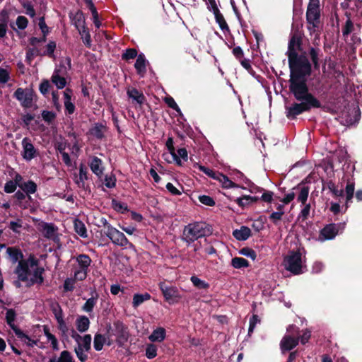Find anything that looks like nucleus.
<instances>
[{
  "label": "nucleus",
  "instance_id": "1",
  "mask_svg": "<svg viewBox=\"0 0 362 362\" xmlns=\"http://www.w3.org/2000/svg\"><path fill=\"white\" fill-rule=\"evenodd\" d=\"M289 91L298 102H293L291 105L285 106L286 116L289 119H294L298 115L310 112L312 108H320V101L309 91L308 87L289 86Z\"/></svg>",
  "mask_w": 362,
  "mask_h": 362
},
{
  "label": "nucleus",
  "instance_id": "2",
  "mask_svg": "<svg viewBox=\"0 0 362 362\" xmlns=\"http://www.w3.org/2000/svg\"><path fill=\"white\" fill-rule=\"evenodd\" d=\"M290 69L289 86L308 87L306 77L312 73V64L310 62L305 52H293L287 54Z\"/></svg>",
  "mask_w": 362,
  "mask_h": 362
},
{
  "label": "nucleus",
  "instance_id": "3",
  "mask_svg": "<svg viewBox=\"0 0 362 362\" xmlns=\"http://www.w3.org/2000/svg\"><path fill=\"white\" fill-rule=\"evenodd\" d=\"M6 252L11 257L13 263L18 262L14 271V273L18 276V279L23 282L28 281V276L31 275L30 268H33L39 264L40 260L33 254H30L27 259H23L22 251L17 247H8Z\"/></svg>",
  "mask_w": 362,
  "mask_h": 362
},
{
  "label": "nucleus",
  "instance_id": "4",
  "mask_svg": "<svg viewBox=\"0 0 362 362\" xmlns=\"http://www.w3.org/2000/svg\"><path fill=\"white\" fill-rule=\"evenodd\" d=\"M211 230L209 224L205 222H194L185 226L182 240L188 245L199 238L209 235Z\"/></svg>",
  "mask_w": 362,
  "mask_h": 362
},
{
  "label": "nucleus",
  "instance_id": "5",
  "mask_svg": "<svg viewBox=\"0 0 362 362\" xmlns=\"http://www.w3.org/2000/svg\"><path fill=\"white\" fill-rule=\"evenodd\" d=\"M320 0H310L306 11L307 28L310 34L321 30Z\"/></svg>",
  "mask_w": 362,
  "mask_h": 362
},
{
  "label": "nucleus",
  "instance_id": "6",
  "mask_svg": "<svg viewBox=\"0 0 362 362\" xmlns=\"http://www.w3.org/2000/svg\"><path fill=\"white\" fill-rule=\"evenodd\" d=\"M106 331L109 336L115 337L116 344L121 348L124 346L130 336L128 327L119 320L114 321L112 324H107Z\"/></svg>",
  "mask_w": 362,
  "mask_h": 362
},
{
  "label": "nucleus",
  "instance_id": "7",
  "mask_svg": "<svg viewBox=\"0 0 362 362\" xmlns=\"http://www.w3.org/2000/svg\"><path fill=\"white\" fill-rule=\"evenodd\" d=\"M194 167L198 168L199 170L203 172L209 177H211L216 180H218L222 185L223 188H233V187H240V186L238 184H235L234 182L230 180L226 175L223 173L215 171L212 169H210L207 167H205L202 165L199 164L198 163H195L194 164ZM243 189H245L244 187H241Z\"/></svg>",
  "mask_w": 362,
  "mask_h": 362
},
{
  "label": "nucleus",
  "instance_id": "8",
  "mask_svg": "<svg viewBox=\"0 0 362 362\" xmlns=\"http://www.w3.org/2000/svg\"><path fill=\"white\" fill-rule=\"evenodd\" d=\"M284 264L285 269L294 275L303 273L302 255L300 251L290 252L289 255L284 258Z\"/></svg>",
  "mask_w": 362,
  "mask_h": 362
},
{
  "label": "nucleus",
  "instance_id": "9",
  "mask_svg": "<svg viewBox=\"0 0 362 362\" xmlns=\"http://www.w3.org/2000/svg\"><path fill=\"white\" fill-rule=\"evenodd\" d=\"M158 286L162 292L165 300L170 305L177 303L182 298L177 287L169 286L165 282H160Z\"/></svg>",
  "mask_w": 362,
  "mask_h": 362
},
{
  "label": "nucleus",
  "instance_id": "10",
  "mask_svg": "<svg viewBox=\"0 0 362 362\" xmlns=\"http://www.w3.org/2000/svg\"><path fill=\"white\" fill-rule=\"evenodd\" d=\"M34 91L31 88H18L13 97L21 103V105L24 108H30L33 103Z\"/></svg>",
  "mask_w": 362,
  "mask_h": 362
},
{
  "label": "nucleus",
  "instance_id": "11",
  "mask_svg": "<svg viewBox=\"0 0 362 362\" xmlns=\"http://www.w3.org/2000/svg\"><path fill=\"white\" fill-rule=\"evenodd\" d=\"M344 223L325 225L320 231V239L322 240L334 239L339 231L344 230Z\"/></svg>",
  "mask_w": 362,
  "mask_h": 362
},
{
  "label": "nucleus",
  "instance_id": "12",
  "mask_svg": "<svg viewBox=\"0 0 362 362\" xmlns=\"http://www.w3.org/2000/svg\"><path fill=\"white\" fill-rule=\"evenodd\" d=\"M105 234L111 240L112 243L115 245L125 247L131 244L124 234L114 228L113 226H108V230L105 232Z\"/></svg>",
  "mask_w": 362,
  "mask_h": 362
},
{
  "label": "nucleus",
  "instance_id": "13",
  "mask_svg": "<svg viewBox=\"0 0 362 362\" xmlns=\"http://www.w3.org/2000/svg\"><path fill=\"white\" fill-rule=\"evenodd\" d=\"M303 35L296 30L291 32V37L288 41L287 54L293 52H302Z\"/></svg>",
  "mask_w": 362,
  "mask_h": 362
},
{
  "label": "nucleus",
  "instance_id": "14",
  "mask_svg": "<svg viewBox=\"0 0 362 362\" xmlns=\"http://www.w3.org/2000/svg\"><path fill=\"white\" fill-rule=\"evenodd\" d=\"M21 144L23 148L21 156L24 160L30 161L38 156V151L35 148L30 138H23Z\"/></svg>",
  "mask_w": 362,
  "mask_h": 362
},
{
  "label": "nucleus",
  "instance_id": "15",
  "mask_svg": "<svg viewBox=\"0 0 362 362\" xmlns=\"http://www.w3.org/2000/svg\"><path fill=\"white\" fill-rule=\"evenodd\" d=\"M300 341L298 337L285 334L280 341V349L282 354L290 351L298 346Z\"/></svg>",
  "mask_w": 362,
  "mask_h": 362
},
{
  "label": "nucleus",
  "instance_id": "16",
  "mask_svg": "<svg viewBox=\"0 0 362 362\" xmlns=\"http://www.w3.org/2000/svg\"><path fill=\"white\" fill-rule=\"evenodd\" d=\"M308 55L312 62L314 69L319 71L320 68V58L322 56L321 49L317 47H309L308 49Z\"/></svg>",
  "mask_w": 362,
  "mask_h": 362
},
{
  "label": "nucleus",
  "instance_id": "17",
  "mask_svg": "<svg viewBox=\"0 0 362 362\" xmlns=\"http://www.w3.org/2000/svg\"><path fill=\"white\" fill-rule=\"evenodd\" d=\"M33 276L28 279L29 284L28 286H32L34 284L42 285L44 283L43 274L45 269L42 267H39V264L35 266L33 268Z\"/></svg>",
  "mask_w": 362,
  "mask_h": 362
},
{
  "label": "nucleus",
  "instance_id": "18",
  "mask_svg": "<svg viewBox=\"0 0 362 362\" xmlns=\"http://www.w3.org/2000/svg\"><path fill=\"white\" fill-rule=\"evenodd\" d=\"M16 317V313L15 310L10 308L7 309L6 314V322L10 328L14 332L15 334H21V329L14 323Z\"/></svg>",
  "mask_w": 362,
  "mask_h": 362
},
{
  "label": "nucleus",
  "instance_id": "19",
  "mask_svg": "<svg viewBox=\"0 0 362 362\" xmlns=\"http://www.w3.org/2000/svg\"><path fill=\"white\" fill-rule=\"evenodd\" d=\"M148 61L146 59L144 54L140 53L137 56V59L134 64V68L136 70L137 74L141 76H144L146 73V64Z\"/></svg>",
  "mask_w": 362,
  "mask_h": 362
},
{
  "label": "nucleus",
  "instance_id": "20",
  "mask_svg": "<svg viewBox=\"0 0 362 362\" xmlns=\"http://www.w3.org/2000/svg\"><path fill=\"white\" fill-rule=\"evenodd\" d=\"M233 235L239 241H245L252 235V232L247 226H242L240 229L233 231Z\"/></svg>",
  "mask_w": 362,
  "mask_h": 362
},
{
  "label": "nucleus",
  "instance_id": "21",
  "mask_svg": "<svg viewBox=\"0 0 362 362\" xmlns=\"http://www.w3.org/2000/svg\"><path fill=\"white\" fill-rule=\"evenodd\" d=\"M69 18L78 30L83 28V26H86L85 17L83 13L81 10H78L74 14L70 13Z\"/></svg>",
  "mask_w": 362,
  "mask_h": 362
},
{
  "label": "nucleus",
  "instance_id": "22",
  "mask_svg": "<svg viewBox=\"0 0 362 362\" xmlns=\"http://www.w3.org/2000/svg\"><path fill=\"white\" fill-rule=\"evenodd\" d=\"M102 163V160L97 156H93L89 163L91 171L99 177L103 174Z\"/></svg>",
  "mask_w": 362,
  "mask_h": 362
},
{
  "label": "nucleus",
  "instance_id": "23",
  "mask_svg": "<svg viewBox=\"0 0 362 362\" xmlns=\"http://www.w3.org/2000/svg\"><path fill=\"white\" fill-rule=\"evenodd\" d=\"M20 189L23 191L28 195V201L31 199L30 194H34L37 192V185L33 180H28L27 182H24L22 185H20Z\"/></svg>",
  "mask_w": 362,
  "mask_h": 362
},
{
  "label": "nucleus",
  "instance_id": "24",
  "mask_svg": "<svg viewBox=\"0 0 362 362\" xmlns=\"http://www.w3.org/2000/svg\"><path fill=\"white\" fill-rule=\"evenodd\" d=\"M107 127L102 123H95L94 127L90 129L89 134L98 139H103L105 137V132Z\"/></svg>",
  "mask_w": 362,
  "mask_h": 362
},
{
  "label": "nucleus",
  "instance_id": "25",
  "mask_svg": "<svg viewBox=\"0 0 362 362\" xmlns=\"http://www.w3.org/2000/svg\"><path fill=\"white\" fill-rule=\"evenodd\" d=\"M98 298L99 295L96 291H93L91 292V297L87 299L84 305L82 306V310L86 313H91L97 303Z\"/></svg>",
  "mask_w": 362,
  "mask_h": 362
},
{
  "label": "nucleus",
  "instance_id": "26",
  "mask_svg": "<svg viewBox=\"0 0 362 362\" xmlns=\"http://www.w3.org/2000/svg\"><path fill=\"white\" fill-rule=\"evenodd\" d=\"M166 337L165 329L161 327L155 329L148 337L151 342H162Z\"/></svg>",
  "mask_w": 362,
  "mask_h": 362
},
{
  "label": "nucleus",
  "instance_id": "27",
  "mask_svg": "<svg viewBox=\"0 0 362 362\" xmlns=\"http://www.w3.org/2000/svg\"><path fill=\"white\" fill-rule=\"evenodd\" d=\"M127 95L139 105L144 104L146 101V97L143 93L135 88H129L127 90Z\"/></svg>",
  "mask_w": 362,
  "mask_h": 362
},
{
  "label": "nucleus",
  "instance_id": "28",
  "mask_svg": "<svg viewBox=\"0 0 362 362\" xmlns=\"http://www.w3.org/2000/svg\"><path fill=\"white\" fill-rule=\"evenodd\" d=\"M90 323L88 317L86 315H80L76 320V329L80 332H85L89 329Z\"/></svg>",
  "mask_w": 362,
  "mask_h": 362
},
{
  "label": "nucleus",
  "instance_id": "29",
  "mask_svg": "<svg viewBox=\"0 0 362 362\" xmlns=\"http://www.w3.org/2000/svg\"><path fill=\"white\" fill-rule=\"evenodd\" d=\"M60 70L55 69L52 77V82L57 86L59 89L64 88L66 85V80L64 77L61 76L59 75Z\"/></svg>",
  "mask_w": 362,
  "mask_h": 362
},
{
  "label": "nucleus",
  "instance_id": "30",
  "mask_svg": "<svg viewBox=\"0 0 362 362\" xmlns=\"http://www.w3.org/2000/svg\"><path fill=\"white\" fill-rule=\"evenodd\" d=\"M57 229V227L52 223H44L42 225L44 236L48 239L53 238L55 236Z\"/></svg>",
  "mask_w": 362,
  "mask_h": 362
},
{
  "label": "nucleus",
  "instance_id": "31",
  "mask_svg": "<svg viewBox=\"0 0 362 362\" xmlns=\"http://www.w3.org/2000/svg\"><path fill=\"white\" fill-rule=\"evenodd\" d=\"M151 298L148 293H136L133 296L132 306L136 308L145 301L150 300Z\"/></svg>",
  "mask_w": 362,
  "mask_h": 362
},
{
  "label": "nucleus",
  "instance_id": "32",
  "mask_svg": "<svg viewBox=\"0 0 362 362\" xmlns=\"http://www.w3.org/2000/svg\"><path fill=\"white\" fill-rule=\"evenodd\" d=\"M173 144H174V142H173V137H168V139H167V141L165 143V146H166L169 153L172 155L173 160H175L176 165H177L179 166H182V163L181 160H179V156H176L175 148L173 146Z\"/></svg>",
  "mask_w": 362,
  "mask_h": 362
},
{
  "label": "nucleus",
  "instance_id": "33",
  "mask_svg": "<svg viewBox=\"0 0 362 362\" xmlns=\"http://www.w3.org/2000/svg\"><path fill=\"white\" fill-rule=\"evenodd\" d=\"M76 262H78L79 269L88 270L92 260L88 255L81 254L76 257Z\"/></svg>",
  "mask_w": 362,
  "mask_h": 362
},
{
  "label": "nucleus",
  "instance_id": "34",
  "mask_svg": "<svg viewBox=\"0 0 362 362\" xmlns=\"http://www.w3.org/2000/svg\"><path fill=\"white\" fill-rule=\"evenodd\" d=\"M355 183L354 182L348 181L345 187L346 194V208L349 207V203L352 202L354 194Z\"/></svg>",
  "mask_w": 362,
  "mask_h": 362
},
{
  "label": "nucleus",
  "instance_id": "35",
  "mask_svg": "<svg viewBox=\"0 0 362 362\" xmlns=\"http://www.w3.org/2000/svg\"><path fill=\"white\" fill-rule=\"evenodd\" d=\"M213 13L214 14L216 22L218 24L220 28L223 32L229 31V27L219 9L216 10V11H213Z\"/></svg>",
  "mask_w": 362,
  "mask_h": 362
},
{
  "label": "nucleus",
  "instance_id": "36",
  "mask_svg": "<svg viewBox=\"0 0 362 362\" xmlns=\"http://www.w3.org/2000/svg\"><path fill=\"white\" fill-rule=\"evenodd\" d=\"M49 362H74L73 356L69 351H63L60 354L58 358L52 357L49 359Z\"/></svg>",
  "mask_w": 362,
  "mask_h": 362
},
{
  "label": "nucleus",
  "instance_id": "37",
  "mask_svg": "<svg viewBox=\"0 0 362 362\" xmlns=\"http://www.w3.org/2000/svg\"><path fill=\"white\" fill-rule=\"evenodd\" d=\"M105 342L106 337L105 336V334H101L100 333H96L95 334L93 340V346L96 351H101Z\"/></svg>",
  "mask_w": 362,
  "mask_h": 362
},
{
  "label": "nucleus",
  "instance_id": "38",
  "mask_svg": "<svg viewBox=\"0 0 362 362\" xmlns=\"http://www.w3.org/2000/svg\"><path fill=\"white\" fill-rule=\"evenodd\" d=\"M88 179V171L86 167L83 164H81L79 166V177L76 183L78 187L85 188L84 181Z\"/></svg>",
  "mask_w": 362,
  "mask_h": 362
},
{
  "label": "nucleus",
  "instance_id": "39",
  "mask_svg": "<svg viewBox=\"0 0 362 362\" xmlns=\"http://www.w3.org/2000/svg\"><path fill=\"white\" fill-rule=\"evenodd\" d=\"M81 35V38L84 45L90 48L91 46V37L88 28L86 26H83L78 30Z\"/></svg>",
  "mask_w": 362,
  "mask_h": 362
},
{
  "label": "nucleus",
  "instance_id": "40",
  "mask_svg": "<svg viewBox=\"0 0 362 362\" xmlns=\"http://www.w3.org/2000/svg\"><path fill=\"white\" fill-rule=\"evenodd\" d=\"M231 266L235 269H242L248 267L250 264L246 259L235 257L231 259Z\"/></svg>",
  "mask_w": 362,
  "mask_h": 362
},
{
  "label": "nucleus",
  "instance_id": "41",
  "mask_svg": "<svg viewBox=\"0 0 362 362\" xmlns=\"http://www.w3.org/2000/svg\"><path fill=\"white\" fill-rule=\"evenodd\" d=\"M50 309L57 321L64 318L62 308L58 302H52L50 304Z\"/></svg>",
  "mask_w": 362,
  "mask_h": 362
},
{
  "label": "nucleus",
  "instance_id": "42",
  "mask_svg": "<svg viewBox=\"0 0 362 362\" xmlns=\"http://www.w3.org/2000/svg\"><path fill=\"white\" fill-rule=\"evenodd\" d=\"M74 230L76 233L82 238H86L88 236L85 224L78 219H75L74 221Z\"/></svg>",
  "mask_w": 362,
  "mask_h": 362
},
{
  "label": "nucleus",
  "instance_id": "43",
  "mask_svg": "<svg viewBox=\"0 0 362 362\" xmlns=\"http://www.w3.org/2000/svg\"><path fill=\"white\" fill-rule=\"evenodd\" d=\"M35 56H41V51L37 47L28 48L26 50L25 61L29 64H31Z\"/></svg>",
  "mask_w": 362,
  "mask_h": 362
},
{
  "label": "nucleus",
  "instance_id": "44",
  "mask_svg": "<svg viewBox=\"0 0 362 362\" xmlns=\"http://www.w3.org/2000/svg\"><path fill=\"white\" fill-rule=\"evenodd\" d=\"M21 334H16V336L25 342L29 347H33L37 345V340L32 339L28 334H25L21 329L20 330Z\"/></svg>",
  "mask_w": 362,
  "mask_h": 362
},
{
  "label": "nucleus",
  "instance_id": "45",
  "mask_svg": "<svg viewBox=\"0 0 362 362\" xmlns=\"http://www.w3.org/2000/svg\"><path fill=\"white\" fill-rule=\"evenodd\" d=\"M190 281L193 284L194 286H195L198 289H208L209 288V284L200 279L196 276H192L190 278Z\"/></svg>",
  "mask_w": 362,
  "mask_h": 362
},
{
  "label": "nucleus",
  "instance_id": "46",
  "mask_svg": "<svg viewBox=\"0 0 362 362\" xmlns=\"http://www.w3.org/2000/svg\"><path fill=\"white\" fill-rule=\"evenodd\" d=\"M57 44L54 41H49L48 44L46 45V50L43 52H41L42 57V56H47L49 58L54 59V50L56 49Z\"/></svg>",
  "mask_w": 362,
  "mask_h": 362
},
{
  "label": "nucleus",
  "instance_id": "47",
  "mask_svg": "<svg viewBox=\"0 0 362 362\" xmlns=\"http://www.w3.org/2000/svg\"><path fill=\"white\" fill-rule=\"evenodd\" d=\"M310 188L308 186L300 187V192L298 195L297 200L302 204H305L308 200Z\"/></svg>",
  "mask_w": 362,
  "mask_h": 362
},
{
  "label": "nucleus",
  "instance_id": "48",
  "mask_svg": "<svg viewBox=\"0 0 362 362\" xmlns=\"http://www.w3.org/2000/svg\"><path fill=\"white\" fill-rule=\"evenodd\" d=\"M138 55V52L135 48H127L122 54V59L129 61L130 59H134Z\"/></svg>",
  "mask_w": 362,
  "mask_h": 362
},
{
  "label": "nucleus",
  "instance_id": "49",
  "mask_svg": "<svg viewBox=\"0 0 362 362\" xmlns=\"http://www.w3.org/2000/svg\"><path fill=\"white\" fill-rule=\"evenodd\" d=\"M267 221V218L264 216H259L252 224V227L257 232L262 230L264 228V223Z\"/></svg>",
  "mask_w": 362,
  "mask_h": 362
},
{
  "label": "nucleus",
  "instance_id": "50",
  "mask_svg": "<svg viewBox=\"0 0 362 362\" xmlns=\"http://www.w3.org/2000/svg\"><path fill=\"white\" fill-rule=\"evenodd\" d=\"M43 120L48 124L52 123L57 117V114L52 111L43 110L41 113Z\"/></svg>",
  "mask_w": 362,
  "mask_h": 362
},
{
  "label": "nucleus",
  "instance_id": "51",
  "mask_svg": "<svg viewBox=\"0 0 362 362\" xmlns=\"http://www.w3.org/2000/svg\"><path fill=\"white\" fill-rule=\"evenodd\" d=\"M238 252L240 255L250 257L252 260H255L257 257L256 252L253 249L248 247H244L241 248Z\"/></svg>",
  "mask_w": 362,
  "mask_h": 362
},
{
  "label": "nucleus",
  "instance_id": "52",
  "mask_svg": "<svg viewBox=\"0 0 362 362\" xmlns=\"http://www.w3.org/2000/svg\"><path fill=\"white\" fill-rule=\"evenodd\" d=\"M157 346L153 344H149L146 349V356L148 359H153L157 356Z\"/></svg>",
  "mask_w": 362,
  "mask_h": 362
},
{
  "label": "nucleus",
  "instance_id": "53",
  "mask_svg": "<svg viewBox=\"0 0 362 362\" xmlns=\"http://www.w3.org/2000/svg\"><path fill=\"white\" fill-rule=\"evenodd\" d=\"M165 103L168 105V106L173 110H175L179 115H182L181 110L171 96H167L164 99Z\"/></svg>",
  "mask_w": 362,
  "mask_h": 362
},
{
  "label": "nucleus",
  "instance_id": "54",
  "mask_svg": "<svg viewBox=\"0 0 362 362\" xmlns=\"http://www.w3.org/2000/svg\"><path fill=\"white\" fill-rule=\"evenodd\" d=\"M52 86L47 79H43L40 84L39 90L43 95H46L49 93V89Z\"/></svg>",
  "mask_w": 362,
  "mask_h": 362
},
{
  "label": "nucleus",
  "instance_id": "55",
  "mask_svg": "<svg viewBox=\"0 0 362 362\" xmlns=\"http://www.w3.org/2000/svg\"><path fill=\"white\" fill-rule=\"evenodd\" d=\"M74 351L81 362H86L87 361L88 355L83 353L84 350L82 348V344H78V347L74 349Z\"/></svg>",
  "mask_w": 362,
  "mask_h": 362
},
{
  "label": "nucleus",
  "instance_id": "56",
  "mask_svg": "<svg viewBox=\"0 0 362 362\" xmlns=\"http://www.w3.org/2000/svg\"><path fill=\"white\" fill-rule=\"evenodd\" d=\"M91 335L88 334H85L83 337V339H81L82 340V343H81V344H82V348L85 351H89L91 349Z\"/></svg>",
  "mask_w": 362,
  "mask_h": 362
},
{
  "label": "nucleus",
  "instance_id": "57",
  "mask_svg": "<svg viewBox=\"0 0 362 362\" xmlns=\"http://www.w3.org/2000/svg\"><path fill=\"white\" fill-rule=\"evenodd\" d=\"M198 199L202 204L206 206H214L216 204L214 199L208 195H200Z\"/></svg>",
  "mask_w": 362,
  "mask_h": 362
},
{
  "label": "nucleus",
  "instance_id": "58",
  "mask_svg": "<svg viewBox=\"0 0 362 362\" xmlns=\"http://www.w3.org/2000/svg\"><path fill=\"white\" fill-rule=\"evenodd\" d=\"M245 197H248V195H243L242 197H238L234 200L235 202L242 209L252 205L250 199H247V198H245Z\"/></svg>",
  "mask_w": 362,
  "mask_h": 362
},
{
  "label": "nucleus",
  "instance_id": "59",
  "mask_svg": "<svg viewBox=\"0 0 362 362\" xmlns=\"http://www.w3.org/2000/svg\"><path fill=\"white\" fill-rule=\"evenodd\" d=\"M16 24L18 29L24 30L28 25V20L23 16H19L16 18Z\"/></svg>",
  "mask_w": 362,
  "mask_h": 362
},
{
  "label": "nucleus",
  "instance_id": "60",
  "mask_svg": "<svg viewBox=\"0 0 362 362\" xmlns=\"http://www.w3.org/2000/svg\"><path fill=\"white\" fill-rule=\"evenodd\" d=\"M88 270H83L81 269H76L74 271V277L72 278L76 281H83L87 276Z\"/></svg>",
  "mask_w": 362,
  "mask_h": 362
},
{
  "label": "nucleus",
  "instance_id": "61",
  "mask_svg": "<svg viewBox=\"0 0 362 362\" xmlns=\"http://www.w3.org/2000/svg\"><path fill=\"white\" fill-rule=\"evenodd\" d=\"M260 322V319L257 315H253L250 319V325L248 328V334L250 335L255 328L257 323Z\"/></svg>",
  "mask_w": 362,
  "mask_h": 362
},
{
  "label": "nucleus",
  "instance_id": "62",
  "mask_svg": "<svg viewBox=\"0 0 362 362\" xmlns=\"http://www.w3.org/2000/svg\"><path fill=\"white\" fill-rule=\"evenodd\" d=\"M23 221L18 219L16 221H11L8 228L16 233H20V228H22Z\"/></svg>",
  "mask_w": 362,
  "mask_h": 362
},
{
  "label": "nucleus",
  "instance_id": "63",
  "mask_svg": "<svg viewBox=\"0 0 362 362\" xmlns=\"http://www.w3.org/2000/svg\"><path fill=\"white\" fill-rule=\"evenodd\" d=\"M354 30V23L351 20H346L344 26L342 28V34L344 36L349 35Z\"/></svg>",
  "mask_w": 362,
  "mask_h": 362
},
{
  "label": "nucleus",
  "instance_id": "64",
  "mask_svg": "<svg viewBox=\"0 0 362 362\" xmlns=\"http://www.w3.org/2000/svg\"><path fill=\"white\" fill-rule=\"evenodd\" d=\"M75 279L72 278H67L64 282V291H73L74 289Z\"/></svg>",
  "mask_w": 362,
  "mask_h": 362
}]
</instances>
